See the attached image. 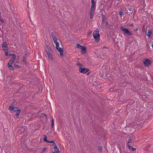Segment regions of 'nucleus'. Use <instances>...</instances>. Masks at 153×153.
I'll return each mask as SVG.
<instances>
[{
    "label": "nucleus",
    "mask_w": 153,
    "mask_h": 153,
    "mask_svg": "<svg viewBox=\"0 0 153 153\" xmlns=\"http://www.w3.org/2000/svg\"><path fill=\"white\" fill-rule=\"evenodd\" d=\"M51 126L52 128H53L54 126V120L53 119H52Z\"/></svg>",
    "instance_id": "nucleus-28"
},
{
    "label": "nucleus",
    "mask_w": 153,
    "mask_h": 153,
    "mask_svg": "<svg viewBox=\"0 0 153 153\" xmlns=\"http://www.w3.org/2000/svg\"><path fill=\"white\" fill-rule=\"evenodd\" d=\"M120 29L123 32V34L128 35L129 36H131L132 34V33L129 31L128 29L126 28L123 27H121Z\"/></svg>",
    "instance_id": "nucleus-2"
},
{
    "label": "nucleus",
    "mask_w": 153,
    "mask_h": 153,
    "mask_svg": "<svg viewBox=\"0 0 153 153\" xmlns=\"http://www.w3.org/2000/svg\"><path fill=\"white\" fill-rule=\"evenodd\" d=\"M53 42L55 44H56L58 42H57V39L56 38V37L55 38V39L54 38H53Z\"/></svg>",
    "instance_id": "nucleus-25"
},
{
    "label": "nucleus",
    "mask_w": 153,
    "mask_h": 153,
    "mask_svg": "<svg viewBox=\"0 0 153 153\" xmlns=\"http://www.w3.org/2000/svg\"><path fill=\"white\" fill-rule=\"evenodd\" d=\"M56 48L59 52H61L64 51L63 49L60 48L59 47Z\"/></svg>",
    "instance_id": "nucleus-16"
},
{
    "label": "nucleus",
    "mask_w": 153,
    "mask_h": 153,
    "mask_svg": "<svg viewBox=\"0 0 153 153\" xmlns=\"http://www.w3.org/2000/svg\"><path fill=\"white\" fill-rule=\"evenodd\" d=\"M95 8V6H91L90 12L94 13V11Z\"/></svg>",
    "instance_id": "nucleus-13"
},
{
    "label": "nucleus",
    "mask_w": 153,
    "mask_h": 153,
    "mask_svg": "<svg viewBox=\"0 0 153 153\" xmlns=\"http://www.w3.org/2000/svg\"><path fill=\"white\" fill-rule=\"evenodd\" d=\"M76 65L79 66H81L82 67L83 66L82 65H81L80 64V63L79 62L77 63Z\"/></svg>",
    "instance_id": "nucleus-43"
},
{
    "label": "nucleus",
    "mask_w": 153,
    "mask_h": 153,
    "mask_svg": "<svg viewBox=\"0 0 153 153\" xmlns=\"http://www.w3.org/2000/svg\"><path fill=\"white\" fill-rule=\"evenodd\" d=\"M89 70L88 69L84 68L83 66L82 67H80L79 69V72L82 74H85L87 73Z\"/></svg>",
    "instance_id": "nucleus-3"
},
{
    "label": "nucleus",
    "mask_w": 153,
    "mask_h": 153,
    "mask_svg": "<svg viewBox=\"0 0 153 153\" xmlns=\"http://www.w3.org/2000/svg\"><path fill=\"white\" fill-rule=\"evenodd\" d=\"M76 47L77 48H79V49H81L82 48V47H83V46L82 45H81L79 44H76Z\"/></svg>",
    "instance_id": "nucleus-18"
},
{
    "label": "nucleus",
    "mask_w": 153,
    "mask_h": 153,
    "mask_svg": "<svg viewBox=\"0 0 153 153\" xmlns=\"http://www.w3.org/2000/svg\"><path fill=\"white\" fill-rule=\"evenodd\" d=\"M27 54L25 53L24 56H23V58L26 59Z\"/></svg>",
    "instance_id": "nucleus-44"
},
{
    "label": "nucleus",
    "mask_w": 153,
    "mask_h": 153,
    "mask_svg": "<svg viewBox=\"0 0 153 153\" xmlns=\"http://www.w3.org/2000/svg\"><path fill=\"white\" fill-rule=\"evenodd\" d=\"M94 13H91L90 12V18L91 19H93L94 16Z\"/></svg>",
    "instance_id": "nucleus-22"
},
{
    "label": "nucleus",
    "mask_w": 153,
    "mask_h": 153,
    "mask_svg": "<svg viewBox=\"0 0 153 153\" xmlns=\"http://www.w3.org/2000/svg\"><path fill=\"white\" fill-rule=\"evenodd\" d=\"M44 139H43V141H45L47 139V137L46 135H44Z\"/></svg>",
    "instance_id": "nucleus-41"
},
{
    "label": "nucleus",
    "mask_w": 153,
    "mask_h": 153,
    "mask_svg": "<svg viewBox=\"0 0 153 153\" xmlns=\"http://www.w3.org/2000/svg\"><path fill=\"white\" fill-rule=\"evenodd\" d=\"M152 31L151 30H150L149 29L148 32L146 34V35L148 37H149L151 36V34H152Z\"/></svg>",
    "instance_id": "nucleus-14"
},
{
    "label": "nucleus",
    "mask_w": 153,
    "mask_h": 153,
    "mask_svg": "<svg viewBox=\"0 0 153 153\" xmlns=\"http://www.w3.org/2000/svg\"><path fill=\"white\" fill-rule=\"evenodd\" d=\"M92 31L91 30H89L88 32L87 36L88 37L90 36V34H91Z\"/></svg>",
    "instance_id": "nucleus-33"
},
{
    "label": "nucleus",
    "mask_w": 153,
    "mask_h": 153,
    "mask_svg": "<svg viewBox=\"0 0 153 153\" xmlns=\"http://www.w3.org/2000/svg\"><path fill=\"white\" fill-rule=\"evenodd\" d=\"M2 48H3V49H7V46H5V47Z\"/></svg>",
    "instance_id": "nucleus-49"
},
{
    "label": "nucleus",
    "mask_w": 153,
    "mask_h": 153,
    "mask_svg": "<svg viewBox=\"0 0 153 153\" xmlns=\"http://www.w3.org/2000/svg\"><path fill=\"white\" fill-rule=\"evenodd\" d=\"M54 151H55L52 152V153H59V149H57V151H56V150H54Z\"/></svg>",
    "instance_id": "nucleus-35"
},
{
    "label": "nucleus",
    "mask_w": 153,
    "mask_h": 153,
    "mask_svg": "<svg viewBox=\"0 0 153 153\" xmlns=\"http://www.w3.org/2000/svg\"><path fill=\"white\" fill-rule=\"evenodd\" d=\"M94 31L93 34L94 38L95 39L96 41L95 42L97 43L99 42L100 41V35L99 34V31Z\"/></svg>",
    "instance_id": "nucleus-1"
},
{
    "label": "nucleus",
    "mask_w": 153,
    "mask_h": 153,
    "mask_svg": "<svg viewBox=\"0 0 153 153\" xmlns=\"http://www.w3.org/2000/svg\"><path fill=\"white\" fill-rule=\"evenodd\" d=\"M55 44L56 45V48L59 47V43L58 42L56 43Z\"/></svg>",
    "instance_id": "nucleus-38"
},
{
    "label": "nucleus",
    "mask_w": 153,
    "mask_h": 153,
    "mask_svg": "<svg viewBox=\"0 0 153 153\" xmlns=\"http://www.w3.org/2000/svg\"><path fill=\"white\" fill-rule=\"evenodd\" d=\"M19 57L18 56V57H17V59H16L17 60H19Z\"/></svg>",
    "instance_id": "nucleus-52"
},
{
    "label": "nucleus",
    "mask_w": 153,
    "mask_h": 153,
    "mask_svg": "<svg viewBox=\"0 0 153 153\" xmlns=\"http://www.w3.org/2000/svg\"><path fill=\"white\" fill-rule=\"evenodd\" d=\"M41 114H42V115H44V113H41Z\"/></svg>",
    "instance_id": "nucleus-55"
},
{
    "label": "nucleus",
    "mask_w": 153,
    "mask_h": 153,
    "mask_svg": "<svg viewBox=\"0 0 153 153\" xmlns=\"http://www.w3.org/2000/svg\"><path fill=\"white\" fill-rule=\"evenodd\" d=\"M0 21H1L2 23H4V20L1 17H0Z\"/></svg>",
    "instance_id": "nucleus-36"
},
{
    "label": "nucleus",
    "mask_w": 153,
    "mask_h": 153,
    "mask_svg": "<svg viewBox=\"0 0 153 153\" xmlns=\"http://www.w3.org/2000/svg\"><path fill=\"white\" fill-rule=\"evenodd\" d=\"M7 43L6 42H4L2 45V48L5 47V46H7Z\"/></svg>",
    "instance_id": "nucleus-26"
},
{
    "label": "nucleus",
    "mask_w": 153,
    "mask_h": 153,
    "mask_svg": "<svg viewBox=\"0 0 153 153\" xmlns=\"http://www.w3.org/2000/svg\"><path fill=\"white\" fill-rule=\"evenodd\" d=\"M102 149V146H99L98 147V149L100 152L101 151Z\"/></svg>",
    "instance_id": "nucleus-34"
},
{
    "label": "nucleus",
    "mask_w": 153,
    "mask_h": 153,
    "mask_svg": "<svg viewBox=\"0 0 153 153\" xmlns=\"http://www.w3.org/2000/svg\"><path fill=\"white\" fill-rule=\"evenodd\" d=\"M44 141L45 142L47 143H49V141H48L47 139V140H45V141Z\"/></svg>",
    "instance_id": "nucleus-47"
},
{
    "label": "nucleus",
    "mask_w": 153,
    "mask_h": 153,
    "mask_svg": "<svg viewBox=\"0 0 153 153\" xmlns=\"http://www.w3.org/2000/svg\"><path fill=\"white\" fill-rule=\"evenodd\" d=\"M3 50L5 52V55L6 56H8V49H4Z\"/></svg>",
    "instance_id": "nucleus-19"
},
{
    "label": "nucleus",
    "mask_w": 153,
    "mask_h": 153,
    "mask_svg": "<svg viewBox=\"0 0 153 153\" xmlns=\"http://www.w3.org/2000/svg\"><path fill=\"white\" fill-rule=\"evenodd\" d=\"M49 143H53L54 145H55V144H56L55 143V141L54 140L49 141Z\"/></svg>",
    "instance_id": "nucleus-37"
},
{
    "label": "nucleus",
    "mask_w": 153,
    "mask_h": 153,
    "mask_svg": "<svg viewBox=\"0 0 153 153\" xmlns=\"http://www.w3.org/2000/svg\"><path fill=\"white\" fill-rule=\"evenodd\" d=\"M138 29H137V30H135L137 31L138 30Z\"/></svg>",
    "instance_id": "nucleus-56"
},
{
    "label": "nucleus",
    "mask_w": 153,
    "mask_h": 153,
    "mask_svg": "<svg viewBox=\"0 0 153 153\" xmlns=\"http://www.w3.org/2000/svg\"><path fill=\"white\" fill-rule=\"evenodd\" d=\"M143 3H145V1H144V0H143Z\"/></svg>",
    "instance_id": "nucleus-54"
},
{
    "label": "nucleus",
    "mask_w": 153,
    "mask_h": 153,
    "mask_svg": "<svg viewBox=\"0 0 153 153\" xmlns=\"http://www.w3.org/2000/svg\"><path fill=\"white\" fill-rule=\"evenodd\" d=\"M143 62L144 65L146 66H148L150 65L152 63L151 61L148 59H145Z\"/></svg>",
    "instance_id": "nucleus-5"
},
{
    "label": "nucleus",
    "mask_w": 153,
    "mask_h": 153,
    "mask_svg": "<svg viewBox=\"0 0 153 153\" xmlns=\"http://www.w3.org/2000/svg\"><path fill=\"white\" fill-rule=\"evenodd\" d=\"M44 115L45 116V117L46 119H47V117L46 115L45 114H44Z\"/></svg>",
    "instance_id": "nucleus-51"
},
{
    "label": "nucleus",
    "mask_w": 153,
    "mask_h": 153,
    "mask_svg": "<svg viewBox=\"0 0 153 153\" xmlns=\"http://www.w3.org/2000/svg\"><path fill=\"white\" fill-rule=\"evenodd\" d=\"M106 24H108V22L107 21L106 22H105V23Z\"/></svg>",
    "instance_id": "nucleus-53"
},
{
    "label": "nucleus",
    "mask_w": 153,
    "mask_h": 153,
    "mask_svg": "<svg viewBox=\"0 0 153 153\" xmlns=\"http://www.w3.org/2000/svg\"><path fill=\"white\" fill-rule=\"evenodd\" d=\"M89 74V72H88V73L87 74V75H88V74Z\"/></svg>",
    "instance_id": "nucleus-57"
},
{
    "label": "nucleus",
    "mask_w": 153,
    "mask_h": 153,
    "mask_svg": "<svg viewBox=\"0 0 153 153\" xmlns=\"http://www.w3.org/2000/svg\"><path fill=\"white\" fill-rule=\"evenodd\" d=\"M14 104L13 103L11 104L10 106L9 107V109L11 111L16 112L17 111V110H18V108L15 107H14Z\"/></svg>",
    "instance_id": "nucleus-6"
},
{
    "label": "nucleus",
    "mask_w": 153,
    "mask_h": 153,
    "mask_svg": "<svg viewBox=\"0 0 153 153\" xmlns=\"http://www.w3.org/2000/svg\"><path fill=\"white\" fill-rule=\"evenodd\" d=\"M143 6V7H145L146 6V4L144 3H143V4L142 5Z\"/></svg>",
    "instance_id": "nucleus-46"
},
{
    "label": "nucleus",
    "mask_w": 153,
    "mask_h": 153,
    "mask_svg": "<svg viewBox=\"0 0 153 153\" xmlns=\"http://www.w3.org/2000/svg\"><path fill=\"white\" fill-rule=\"evenodd\" d=\"M63 52H64V51H62V52H60V55L61 56H63Z\"/></svg>",
    "instance_id": "nucleus-42"
},
{
    "label": "nucleus",
    "mask_w": 153,
    "mask_h": 153,
    "mask_svg": "<svg viewBox=\"0 0 153 153\" xmlns=\"http://www.w3.org/2000/svg\"><path fill=\"white\" fill-rule=\"evenodd\" d=\"M127 146L128 148L130 150H131L133 151H135L136 150V149L135 148H134L132 146H130L128 144Z\"/></svg>",
    "instance_id": "nucleus-12"
},
{
    "label": "nucleus",
    "mask_w": 153,
    "mask_h": 153,
    "mask_svg": "<svg viewBox=\"0 0 153 153\" xmlns=\"http://www.w3.org/2000/svg\"><path fill=\"white\" fill-rule=\"evenodd\" d=\"M131 141V139H128V143H130Z\"/></svg>",
    "instance_id": "nucleus-45"
},
{
    "label": "nucleus",
    "mask_w": 153,
    "mask_h": 153,
    "mask_svg": "<svg viewBox=\"0 0 153 153\" xmlns=\"http://www.w3.org/2000/svg\"><path fill=\"white\" fill-rule=\"evenodd\" d=\"M133 24H131L129 25V27H132L133 26Z\"/></svg>",
    "instance_id": "nucleus-48"
},
{
    "label": "nucleus",
    "mask_w": 153,
    "mask_h": 153,
    "mask_svg": "<svg viewBox=\"0 0 153 153\" xmlns=\"http://www.w3.org/2000/svg\"><path fill=\"white\" fill-rule=\"evenodd\" d=\"M47 149L46 148H44L42 151L40 153H44L45 152L46 150Z\"/></svg>",
    "instance_id": "nucleus-31"
},
{
    "label": "nucleus",
    "mask_w": 153,
    "mask_h": 153,
    "mask_svg": "<svg viewBox=\"0 0 153 153\" xmlns=\"http://www.w3.org/2000/svg\"><path fill=\"white\" fill-rule=\"evenodd\" d=\"M123 12H124V10L122 9L119 12V15L120 16H122V14H123Z\"/></svg>",
    "instance_id": "nucleus-24"
},
{
    "label": "nucleus",
    "mask_w": 153,
    "mask_h": 153,
    "mask_svg": "<svg viewBox=\"0 0 153 153\" xmlns=\"http://www.w3.org/2000/svg\"><path fill=\"white\" fill-rule=\"evenodd\" d=\"M16 57V56H14L12 57L10 59V60L12 61L13 62L15 59Z\"/></svg>",
    "instance_id": "nucleus-21"
},
{
    "label": "nucleus",
    "mask_w": 153,
    "mask_h": 153,
    "mask_svg": "<svg viewBox=\"0 0 153 153\" xmlns=\"http://www.w3.org/2000/svg\"><path fill=\"white\" fill-rule=\"evenodd\" d=\"M53 149H56V151L57 149H59L56 144H55V145H54V146L53 147Z\"/></svg>",
    "instance_id": "nucleus-32"
},
{
    "label": "nucleus",
    "mask_w": 153,
    "mask_h": 153,
    "mask_svg": "<svg viewBox=\"0 0 153 153\" xmlns=\"http://www.w3.org/2000/svg\"><path fill=\"white\" fill-rule=\"evenodd\" d=\"M18 129V131L19 132H20L21 133L23 132L25 130V128L23 127H19Z\"/></svg>",
    "instance_id": "nucleus-7"
},
{
    "label": "nucleus",
    "mask_w": 153,
    "mask_h": 153,
    "mask_svg": "<svg viewBox=\"0 0 153 153\" xmlns=\"http://www.w3.org/2000/svg\"><path fill=\"white\" fill-rule=\"evenodd\" d=\"M91 6H95V4H96V3L95 2L94 0H91Z\"/></svg>",
    "instance_id": "nucleus-23"
},
{
    "label": "nucleus",
    "mask_w": 153,
    "mask_h": 153,
    "mask_svg": "<svg viewBox=\"0 0 153 153\" xmlns=\"http://www.w3.org/2000/svg\"><path fill=\"white\" fill-rule=\"evenodd\" d=\"M152 48H153V41H152Z\"/></svg>",
    "instance_id": "nucleus-50"
},
{
    "label": "nucleus",
    "mask_w": 153,
    "mask_h": 153,
    "mask_svg": "<svg viewBox=\"0 0 153 153\" xmlns=\"http://www.w3.org/2000/svg\"><path fill=\"white\" fill-rule=\"evenodd\" d=\"M50 51H48V52L47 53H46V54L48 55V58H53V55L51 53Z\"/></svg>",
    "instance_id": "nucleus-11"
},
{
    "label": "nucleus",
    "mask_w": 153,
    "mask_h": 153,
    "mask_svg": "<svg viewBox=\"0 0 153 153\" xmlns=\"http://www.w3.org/2000/svg\"><path fill=\"white\" fill-rule=\"evenodd\" d=\"M8 56H16V55L15 54H14V53H12V54H10V53H8Z\"/></svg>",
    "instance_id": "nucleus-39"
},
{
    "label": "nucleus",
    "mask_w": 153,
    "mask_h": 153,
    "mask_svg": "<svg viewBox=\"0 0 153 153\" xmlns=\"http://www.w3.org/2000/svg\"><path fill=\"white\" fill-rule=\"evenodd\" d=\"M134 102V101L133 100H132L129 103H128L127 105V106L128 107L131 105H132Z\"/></svg>",
    "instance_id": "nucleus-20"
},
{
    "label": "nucleus",
    "mask_w": 153,
    "mask_h": 153,
    "mask_svg": "<svg viewBox=\"0 0 153 153\" xmlns=\"http://www.w3.org/2000/svg\"><path fill=\"white\" fill-rule=\"evenodd\" d=\"M51 35L52 39L54 38L55 39L56 38V37L54 35L53 32L51 33Z\"/></svg>",
    "instance_id": "nucleus-29"
},
{
    "label": "nucleus",
    "mask_w": 153,
    "mask_h": 153,
    "mask_svg": "<svg viewBox=\"0 0 153 153\" xmlns=\"http://www.w3.org/2000/svg\"><path fill=\"white\" fill-rule=\"evenodd\" d=\"M14 65L15 67L17 68H19L21 67L19 66V65H16V64H14Z\"/></svg>",
    "instance_id": "nucleus-30"
},
{
    "label": "nucleus",
    "mask_w": 153,
    "mask_h": 153,
    "mask_svg": "<svg viewBox=\"0 0 153 153\" xmlns=\"http://www.w3.org/2000/svg\"><path fill=\"white\" fill-rule=\"evenodd\" d=\"M21 111V110L19 109L17 110V112L16 113V117L18 118L19 116V114L20 113Z\"/></svg>",
    "instance_id": "nucleus-15"
},
{
    "label": "nucleus",
    "mask_w": 153,
    "mask_h": 153,
    "mask_svg": "<svg viewBox=\"0 0 153 153\" xmlns=\"http://www.w3.org/2000/svg\"><path fill=\"white\" fill-rule=\"evenodd\" d=\"M86 47L85 46H83L82 48L81 49V52H82V53H85L86 51Z\"/></svg>",
    "instance_id": "nucleus-10"
},
{
    "label": "nucleus",
    "mask_w": 153,
    "mask_h": 153,
    "mask_svg": "<svg viewBox=\"0 0 153 153\" xmlns=\"http://www.w3.org/2000/svg\"><path fill=\"white\" fill-rule=\"evenodd\" d=\"M45 50L46 53H47L48 52L51 51V49L50 47H48L47 44H46V46L45 47Z\"/></svg>",
    "instance_id": "nucleus-8"
},
{
    "label": "nucleus",
    "mask_w": 153,
    "mask_h": 153,
    "mask_svg": "<svg viewBox=\"0 0 153 153\" xmlns=\"http://www.w3.org/2000/svg\"><path fill=\"white\" fill-rule=\"evenodd\" d=\"M13 62L11 61L10 60V61L8 62L7 65H12L13 63Z\"/></svg>",
    "instance_id": "nucleus-27"
},
{
    "label": "nucleus",
    "mask_w": 153,
    "mask_h": 153,
    "mask_svg": "<svg viewBox=\"0 0 153 153\" xmlns=\"http://www.w3.org/2000/svg\"><path fill=\"white\" fill-rule=\"evenodd\" d=\"M23 61L25 63V64H27L26 59L23 58Z\"/></svg>",
    "instance_id": "nucleus-40"
},
{
    "label": "nucleus",
    "mask_w": 153,
    "mask_h": 153,
    "mask_svg": "<svg viewBox=\"0 0 153 153\" xmlns=\"http://www.w3.org/2000/svg\"><path fill=\"white\" fill-rule=\"evenodd\" d=\"M102 22L103 23H105L106 21V16L104 15H102Z\"/></svg>",
    "instance_id": "nucleus-9"
},
{
    "label": "nucleus",
    "mask_w": 153,
    "mask_h": 153,
    "mask_svg": "<svg viewBox=\"0 0 153 153\" xmlns=\"http://www.w3.org/2000/svg\"><path fill=\"white\" fill-rule=\"evenodd\" d=\"M7 66L9 69L12 71H13L14 70V68L12 65H7Z\"/></svg>",
    "instance_id": "nucleus-17"
},
{
    "label": "nucleus",
    "mask_w": 153,
    "mask_h": 153,
    "mask_svg": "<svg viewBox=\"0 0 153 153\" xmlns=\"http://www.w3.org/2000/svg\"><path fill=\"white\" fill-rule=\"evenodd\" d=\"M125 8L127 12H126L128 14V15L130 16L132 15V13H133V9L132 7H128V6H127L126 7H125Z\"/></svg>",
    "instance_id": "nucleus-4"
}]
</instances>
